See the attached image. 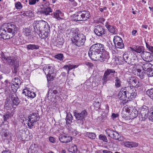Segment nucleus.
Masks as SVG:
<instances>
[{"instance_id":"f257e3e1","label":"nucleus","mask_w":153,"mask_h":153,"mask_svg":"<svg viewBox=\"0 0 153 153\" xmlns=\"http://www.w3.org/2000/svg\"><path fill=\"white\" fill-rule=\"evenodd\" d=\"M16 26L13 24H8L4 26H0V40H6L13 37L16 33Z\"/></svg>"},{"instance_id":"f03ea898","label":"nucleus","mask_w":153,"mask_h":153,"mask_svg":"<svg viewBox=\"0 0 153 153\" xmlns=\"http://www.w3.org/2000/svg\"><path fill=\"white\" fill-rule=\"evenodd\" d=\"M91 17L90 12L87 10L79 11L75 14L71 15L74 21H85L87 20Z\"/></svg>"},{"instance_id":"7ed1b4c3","label":"nucleus","mask_w":153,"mask_h":153,"mask_svg":"<svg viewBox=\"0 0 153 153\" xmlns=\"http://www.w3.org/2000/svg\"><path fill=\"white\" fill-rule=\"evenodd\" d=\"M123 57L124 62L129 65L135 64L137 59V57L130 51L125 52Z\"/></svg>"},{"instance_id":"20e7f679","label":"nucleus","mask_w":153,"mask_h":153,"mask_svg":"<svg viewBox=\"0 0 153 153\" xmlns=\"http://www.w3.org/2000/svg\"><path fill=\"white\" fill-rule=\"evenodd\" d=\"M115 72L113 69H107L106 70L102 78L103 85L105 84L108 81L112 80L114 77Z\"/></svg>"},{"instance_id":"39448f33","label":"nucleus","mask_w":153,"mask_h":153,"mask_svg":"<svg viewBox=\"0 0 153 153\" xmlns=\"http://www.w3.org/2000/svg\"><path fill=\"white\" fill-rule=\"evenodd\" d=\"M71 38L73 43L78 47L83 45L86 40L85 36L83 34H77Z\"/></svg>"},{"instance_id":"423d86ee","label":"nucleus","mask_w":153,"mask_h":153,"mask_svg":"<svg viewBox=\"0 0 153 153\" xmlns=\"http://www.w3.org/2000/svg\"><path fill=\"white\" fill-rule=\"evenodd\" d=\"M6 53L2 52L1 55V59L7 64L10 66H13L16 63L19 62L17 61L16 57L13 56H7L6 55Z\"/></svg>"},{"instance_id":"0eeeda50","label":"nucleus","mask_w":153,"mask_h":153,"mask_svg":"<svg viewBox=\"0 0 153 153\" xmlns=\"http://www.w3.org/2000/svg\"><path fill=\"white\" fill-rule=\"evenodd\" d=\"M27 125L30 129H31L33 127L34 123L39 120L40 116L38 113H32L28 116Z\"/></svg>"},{"instance_id":"6e6552de","label":"nucleus","mask_w":153,"mask_h":153,"mask_svg":"<svg viewBox=\"0 0 153 153\" xmlns=\"http://www.w3.org/2000/svg\"><path fill=\"white\" fill-rule=\"evenodd\" d=\"M149 111V107L146 105H143L139 108V118L141 121L146 120L148 117Z\"/></svg>"},{"instance_id":"1a4fd4ad","label":"nucleus","mask_w":153,"mask_h":153,"mask_svg":"<svg viewBox=\"0 0 153 153\" xmlns=\"http://www.w3.org/2000/svg\"><path fill=\"white\" fill-rule=\"evenodd\" d=\"M124 110L126 112L129 114L131 118L132 119L136 117L139 114L138 111L135 108V107L132 106L126 105L123 108V110Z\"/></svg>"},{"instance_id":"9d476101","label":"nucleus","mask_w":153,"mask_h":153,"mask_svg":"<svg viewBox=\"0 0 153 153\" xmlns=\"http://www.w3.org/2000/svg\"><path fill=\"white\" fill-rule=\"evenodd\" d=\"M74 114L76 119L77 120V122L80 123L81 125H83L85 120V117H86L87 115L86 111L84 110L80 113L76 111L74 112Z\"/></svg>"},{"instance_id":"9b49d317","label":"nucleus","mask_w":153,"mask_h":153,"mask_svg":"<svg viewBox=\"0 0 153 153\" xmlns=\"http://www.w3.org/2000/svg\"><path fill=\"white\" fill-rule=\"evenodd\" d=\"M128 87H125L121 88L120 91L119 92L118 96L120 100H123L122 103L124 105L128 102L127 100L128 99L127 95Z\"/></svg>"},{"instance_id":"f8f14e48","label":"nucleus","mask_w":153,"mask_h":153,"mask_svg":"<svg viewBox=\"0 0 153 153\" xmlns=\"http://www.w3.org/2000/svg\"><path fill=\"white\" fill-rule=\"evenodd\" d=\"M94 31L97 36L101 37L105 36L107 32L104 27L100 25L94 26Z\"/></svg>"},{"instance_id":"ddd939ff","label":"nucleus","mask_w":153,"mask_h":153,"mask_svg":"<svg viewBox=\"0 0 153 153\" xmlns=\"http://www.w3.org/2000/svg\"><path fill=\"white\" fill-rule=\"evenodd\" d=\"M10 117V114L6 113L4 114H0V127L3 125H5L6 127H8V122L7 120Z\"/></svg>"},{"instance_id":"4468645a","label":"nucleus","mask_w":153,"mask_h":153,"mask_svg":"<svg viewBox=\"0 0 153 153\" xmlns=\"http://www.w3.org/2000/svg\"><path fill=\"white\" fill-rule=\"evenodd\" d=\"M113 42L114 46V48L123 49L124 47V45L123 43L122 39L118 36H115L113 39Z\"/></svg>"},{"instance_id":"2eb2a0df","label":"nucleus","mask_w":153,"mask_h":153,"mask_svg":"<svg viewBox=\"0 0 153 153\" xmlns=\"http://www.w3.org/2000/svg\"><path fill=\"white\" fill-rule=\"evenodd\" d=\"M127 96L128 99L127 100V102L133 100V99L135 98L137 95V92L136 89H132L130 87H127Z\"/></svg>"},{"instance_id":"dca6fc26","label":"nucleus","mask_w":153,"mask_h":153,"mask_svg":"<svg viewBox=\"0 0 153 153\" xmlns=\"http://www.w3.org/2000/svg\"><path fill=\"white\" fill-rule=\"evenodd\" d=\"M102 52H98L97 51H89L88 55L90 59L93 60H99L101 57V53Z\"/></svg>"},{"instance_id":"f3484780","label":"nucleus","mask_w":153,"mask_h":153,"mask_svg":"<svg viewBox=\"0 0 153 153\" xmlns=\"http://www.w3.org/2000/svg\"><path fill=\"white\" fill-rule=\"evenodd\" d=\"M105 131L107 134L111 138L119 141L121 140L120 139V135L118 132H114V131L110 129H107Z\"/></svg>"},{"instance_id":"a211bd4d","label":"nucleus","mask_w":153,"mask_h":153,"mask_svg":"<svg viewBox=\"0 0 153 153\" xmlns=\"http://www.w3.org/2000/svg\"><path fill=\"white\" fill-rule=\"evenodd\" d=\"M92 51L103 52L104 51V45L101 43H96L92 45L89 50Z\"/></svg>"},{"instance_id":"6ab92c4d","label":"nucleus","mask_w":153,"mask_h":153,"mask_svg":"<svg viewBox=\"0 0 153 153\" xmlns=\"http://www.w3.org/2000/svg\"><path fill=\"white\" fill-rule=\"evenodd\" d=\"M40 8L41 9L40 11V12L41 13L45 14L46 15H49L50 13L52 12V10L51 7L46 6L45 4H42Z\"/></svg>"},{"instance_id":"aec40b11","label":"nucleus","mask_w":153,"mask_h":153,"mask_svg":"<svg viewBox=\"0 0 153 153\" xmlns=\"http://www.w3.org/2000/svg\"><path fill=\"white\" fill-rule=\"evenodd\" d=\"M43 20L39 21L34 26L35 31L37 33H40V31L43 30Z\"/></svg>"},{"instance_id":"412c9836","label":"nucleus","mask_w":153,"mask_h":153,"mask_svg":"<svg viewBox=\"0 0 153 153\" xmlns=\"http://www.w3.org/2000/svg\"><path fill=\"white\" fill-rule=\"evenodd\" d=\"M22 93L25 96H27V97L31 98H34L36 96V94L34 92L30 91V88H27L24 89Z\"/></svg>"},{"instance_id":"4be33fe9","label":"nucleus","mask_w":153,"mask_h":153,"mask_svg":"<svg viewBox=\"0 0 153 153\" xmlns=\"http://www.w3.org/2000/svg\"><path fill=\"white\" fill-rule=\"evenodd\" d=\"M109 58V53L104 50L101 53V57H100L99 61L101 62L104 61L107 62Z\"/></svg>"},{"instance_id":"5701e85b","label":"nucleus","mask_w":153,"mask_h":153,"mask_svg":"<svg viewBox=\"0 0 153 153\" xmlns=\"http://www.w3.org/2000/svg\"><path fill=\"white\" fill-rule=\"evenodd\" d=\"M10 98L13 105H18L20 102L18 97L15 93L12 94L11 95Z\"/></svg>"},{"instance_id":"b1692460","label":"nucleus","mask_w":153,"mask_h":153,"mask_svg":"<svg viewBox=\"0 0 153 153\" xmlns=\"http://www.w3.org/2000/svg\"><path fill=\"white\" fill-rule=\"evenodd\" d=\"M43 69L46 75L53 74L54 69L53 66L48 65L44 67Z\"/></svg>"},{"instance_id":"393cba45","label":"nucleus","mask_w":153,"mask_h":153,"mask_svg":"<svg viewBox=\"0 0 153 153\" xmlns=\"http://www.w3.org/2000/svg\"><path fill=\"white\" fill-rule=\"evenodd\" d=\"M59 140L62 143H68L71 142L72 139L71 136L63 135L60 136L59 137Z\"/></svg>"},{"instance_id":"a878e982","label":"nucleus","mask_w":153,"mask_h":153,"mask_svg":"<svg viewBox=\"0 0 153 153\" xmlns=\"http://www.w3.org/2000/svg\"><path fill=\"white\" fill-rule=\"evenodd\" d=\"M142 54L143 59L147 62H149L151 61V53L147 51L143 52Z\"/></svg>"},{"instance_id":"bb28decb","label":"nucleus","mask_w":153,"mask_h":153,"mask_svg":"<svg viewBox=\"0 0 153 153\" xmlns=\"http://www.w3.org/2000/svg\"><path fill=\"white\" fill-rule=\"evenodd\" d=\"M50 31L47 30H42L40 31V33H37L39 36L40 38L41 39H45L48 37L50 35Z\"/></svg>"},{"instance_id":"cd10ccee","label":"nucleus","mask_w":153,"mask_h":153,"mask_svg":"<svg viewBox=\"0 0 153 153\" xmlns=\"http://www.w3.org/2000/svg\"><path fill=\"white\" fill-rule=\"evenodd\" d=\"M38 145L35 144H31L28 149V153H37Z\"/></svg>"},{"instance_id":"c85d7f7f","label":"nucleus","mask_w":153,"mask_h":153,"mask_svg":"<svg viewBox=\"0 0 153 153\" xmlns=\"http://www.w3.org/2000/svg\"><path fill=\"white\" fill-rule=\"evenodd\" d=\"M152 66L153 65L149 62H147L143 64L142 67L144 71H147V73L149 71V69L151 68Z\"/></svg>"},{"instance_id":"c756f323","label":"nucleus","mask_w":153,"mask_h":153,"mask_svg":"<svg viewBox=\"0 0 153 153\" xmlns=\"http://www.w3.org/2000/svg\"><path fill=\"white\" fill-rule=\"evenodd\" d=\"M138 80L134 77H131L127 80L128 83L133 87Z\"/></svg>"},{"instance_id":"7c9ffc66","label":"nucleus","mask_w":153,"mask_h":153,"mask_svg":"<svg viewBox=\"0 0 153 153\" xmlns=\"http://www.w3.org/2000/svg\"><path fill=\"white\" fill-rule=\"evenodd\" d=\"M66 116L65 118L66 124L67 125H70L72 122L73 117L71 114L66 112Z\"/></svg>"},{"instance_id":"2f4dec72","label":"nucleus","mask_w":153,"mask_h":153,"mask_svg":"<svg viewBox=\"0 0 153 153\" xmlns=\"http://www.w3.org/2000/svg\"><path fill=\"white\" fill-rule=\"evenodd\" d=\"M51 15H52V14ZM63 15V13L60 10H56L55 12L53 13V17L59 20V19H62V16Z\"/></svg>"},{"instance_id":"473e14b6","label":"nucleus","mask_w":153,"mask_h":153,"mask_svg":"<svg viewBox=\"0 0 153 153\" xmlns=\"http://www.w3.org/2000/svg\"><path fill=\"white\" fill-rule=\"evenodd\" d=\"M26 48L28 51H33L36 50H38L39 48V46L38 45L35 44H30L26 45Z\"/></svg>"},{"instance_id":"72a5a7b5","label":"nucleus","mask_w":153,"mask_h":153,"mask_svg":"<svg viewBox=\"0 0 153 153\" xmlns=\"http://www.w3.org/2000/svg\"><path fill=\"white\" fill-rule=\"evenodd\" d=\"M102 102V100L101 98L99 97L95 99L93 102V104L95 107L100 108L101 103Z\"/></svg>"},{"instance_id":"f704fd0d","label":"nucleus","mask_w":153,"mask_h":153,"mask_svg":"<svg viewBox=\"0 0 153 153\" xmlns=\"http://www.w3.org/2000/svg\"><path fill=\"white\" fill-rule=\"evenodd\" d=\"M64 41L63 38H59L56 42L53 43V45L59 48H62Z\"/></svg>"},{"instance_id":"c9c22d12","label":"nucleus","mask_w":153,"mask_h":153,"mask_svg":"<svg viewBox=\"0 0 153 153\" xmlns=\"http://www.w3.org/2000/svg\"><path fill=\"white\" fill-rule=\"evenodd\" d=\"M76 66L75 65H65L63 67V68L67 70L68 74H69V71L70 70L73 69L74 68H76Z\"/></svg>"},{"instance_id":"e433bc0d","label":"nucleus","mask_w":153,"mask_h":153,"mask_svg":"<svg viewBox=\"0 0 153 153\" xmlns=\"http://www.w3.org/2000/svg\"><path fill=\"white\" fill-rule=\"evenodd\" d=\"M133 87L137 88V89L139 90L140 91H142L143 90V86L142 83L139 81H137Z\"/></svg>"},{"instance_id":"4c0bfd02","label":"nucleus","mask_w":153,"mask_h":153,"mask_svg":"<svg viewBox=\"0 0 153 153\" xmlns=\"http://www.w3.org/2000/svg\"><path fill=\"white\" fill-rule=\"evenodd\" d=\"M84 134L86 136L88 137L89 138L91 139H95L96 137V135L94 133L85 132Z\"/></svg>"},{"instance_id":"58836bf2","label":"nucleus","mask_w":153,"mask_h":153,"mask_svg":"<svg viewBox=\"0 0 153 153\" xmlns=\"http://www.w3.org/2000/svg\"><path fill=\"white\" fill-rule=\"evenodd\" d=\"M51 90H49L46 97L48 100L51 101H52V98H54V97H56V96H54V94L51 93Z\"/></svg>"},{"instance_id":"ea45409f","label":"nucleus","mask_w":153,"mask_h":153,"mask_svg":"<svg viewBox=\"0 0 153 153\" xmlns=\"http://www.w3.org/2000/svg\"><path fill=\"white\" fill-rule=\"evenodd\" d=\"M121 81L118 77H115V86L116 88H120L121 86Z\"/></svg>"},{"instance_id":"a19ab883","label":"nucleus","mask_w":153,"mask_h":153,"mask_svg":"<svg viewBox=\"0 0 153 153\" xmlns=\"http://www.w3.org/2000/svg\"><path fill=\"white\" fill-rule=\"evenodd\" d=\"M135 50L136 52L138 53H142L144 51V47L142 46H136Z\"/></svg>"},{"instance_id":"79ce46f5","label":"nucleus","mask_w":153,"mask_h":153,"mask_svg":"<svg viewBox=\"0 0 153 153\" xmlns=\"http://www.w3.org/2000/svg\"><path fill=\"white\" fill-rule=\"evenodd\" d=\"M107 29L110 33L114 34H116V28L114 26L110 25Z\"/></svg>"},{"instance_id":"37998d69","label":"nucleus","mask_w":153,"mask_h":153,"mask_svg":"<svg viewBox=\"0 0 153 153\" xmlns=\"http://www.w3.org/2000/svg\"><path fill=\"white\" fill-rule=\"evenodd\" d=\"M146 94L153 100V88L147 90Z\"/></svg>"},{"instance_id":"c03bdc74","label":"nucleus","mask_w":153,"mask_h":153,"mask_svg":"<svg viewBox=\"0 0 153 153\" xmlns=\"http://www.w3.org/2000/svg\"><path fill=\"white\" fill-rule=\"evenodd\" d=\"M19 62L17 63H16L13 66H14V68L13 69H12V72L15 74H16L18 71H19Z\"/></svg>"},{"instance_id":"a18cd8bd","label":"nucleus","mask_w":153,"mask_h":153,"mask_svg":"<svg viewBox=\"0 0 153 153\" xmlns=\"http://www.w3.org/2000/svg\"><path fill=\"white\" fill-rule=\"evenodd\" d=\"M99 138L100 140H102L104 142L107 143L108 142L107 137L103 134H100L99 136Z\"/></svg>"},{"instance_id":"49530a36","label":"nucleus","mask_w":153,"mask_h":153,"mask_svg":"<svg viewBox=\"0 0 153 153\" xmlns=\"http://www.w3.org/2000/svg\"><path fill=\"white\" fill-rule=\"evenodd\" d=\"M43 21L44 25L43 26V30L50 31V26L48 22L44 21Z\"/></svg>"},{"instance_id":"de8ad7c7","label":"nucleus","mask_w":153,"mask_h":153,"mask_svg":"<svg viewBox=\"0 0 153 153\" xmlns=\"http://www.w3.org/2000/svg\"><path fill=\"white\" fill-rule=\"evenodd\" d=\"M69 149L71 150L70 151L72 153H76L77 152V147L76 145L70 146Z\"/></svg>"},{"instance_id":"09e8293b","label":"nucleus","mask_w":153,"mask_h":153,"mask_svg":"<svg viewBox=\"0 0 153 153\" xmlns=\"http://www.w3.org/2000/svg\"><path fill=\"white\" fill-rule=\"evenodd\" d=\"M54 57L60 61H62L64 58L63 54L58 53L54 56Z\"/></svg>"},{"instance_id":"8fccbe9b","label":"nucleus","mask_w":153,"mask_h":153,"mask_svg":"<svg viewBox=\"0 0 153 153\" xmlns=\"http://www.w3.org/2000/svg\"><path fill=\"white\" fill-rule=\"evenodd\" d=\"M24 35L26 36H29L31 35V30H30L29 28H26L24 31Z\"/></svg>"},{"instance_id":"3c124183","label":"nucleus","mask_w":153,"mask_h":153,"mask_svg":"<svg viewBox=\"0 0 153 153\" xmlns=\"http://www.w3.org/2000/svg\"><path fill=\"white\" fill-rule=\"evenodd\" d=\"M13 82L16 85L19 86L21 84V81L19 78H15L13 79Z\"/></svg>"},{"instance_id":"603ef678","label":"nucleus","mask_w":153,"mask_h":153,"mask_svg":"<svg viewBox=\"0 0 153 153\" xmlns=\"http://www.w3.org/2000/svg\"><path fill=\"white\" fill-rule=\"evenodd\" d=\"M3 71L4 72L5 74H8L10 72V69L8 67L4 65L3 67Z\"/></svg>"},{"instance_id":"864d4df0","label":"nucleus","mask_w":153,"mask_h":153,"mask_svg":"<svg viewBox=\"0 0 153 153\" xmlns=\"http://www.w3.org/2000/svg\"><path fill=\"white\" fill-rule=\"evenodd\" d=\"M146 72L144 71H142L140 73H137V75L141 79H143L145 77V75L146 74Z\"/></svg>"},{"instance_id":"5fc2aeb1","label":"nucleus","mask_w":153,"mask_h":153,"mask_svg":"<svg viewBox=\"0 0 153 153\" xmlns=\"http://www.w3.org/2000/svg\"><path fill=\"white\" fill-rule=\"evenodd\" d=\"M26 16L31 17L33 16V12L31 10H29L26 11Z\"/></svg>"},{"instance_id":"6e6d98bb","label":"nucleus","mask_w":153,"mask_h":153,"mask_svg":"<svg viewBox=\"0 0 153 153\" xmlns=\"http://www.w3.org/2000/svg\"><path fill=\"white\" fill-rule=\"evenodd\" d=\"M15 7L17 10H20L22 7V5L20 2H18L15 4Z\"/></svg>"},{"instance_id":"4d7b16f0","label":"nucleus","mask_w":153,"mask_h":153,"mask_svg":"<svg viewBox=\"0 0 153 153\" xmlns=\"http://www.w3.org/2000/svg\"><path fill=\"white\" fill-rule=\"evenodd\" d=\"M19 86H15V84H12L11 85L10 88H11L12 90L13 91V92L15 93L16 92Z\"/></svg>"},{"instance_id":"13d9d810","label":"nucleus","mask_w":153,"mask_h":153,"mask_svg":"<svg viewBox=\"0 0 153 153\" xmlns=\"http://www.w3.org/2000/svg\"><path fill=\"white\" fill-rule=\"evenodd\" d=\"M147 74L148 77L153 76V65L151 68L149 69Z\"/></svg>"},{"instance_id":"bf43d9fd","label":"nucleus","mask_w":153,"mask_h":153,"mask_svg":"<svg viewBox=\"0 0 153 153\" xmlns=\"http://www.w3.org/2000/svg\"><path fill=\"white\" fill-rule=\"evenodd\" d=\"M4 83L5 86L7 88L10 89L11 87V85L12 84L10 83V82H9L7 80H5Z\"/></svg>"},{"instance_id":"052dcab7","label":"nucleus","mask_w":153,"mask_h":153,"mask_svg":"<svg viewBox=\"0 0 153 153\" xmlns=\"http://www.w3.org/2000/svg\"><path fill=\"white\" fill-rule=\"evenodd\" d=\"M58 88H57L56 87H54L52 89H50L49 90H51V93L52 94H59V92L56 89Z\"/></svg>"},{"instance_id":"680f3d73","label":"nucleus","mask_w":153,"mask_h":153,"mask_svg":"<svg viewBox=\"0 0 153 153\" xmlns=\"http://www.w3.org/2000/svg\"><path fill=\"white\" fill-rule=\"evenodd\" d=\"M149 121L153 122V114L150 112H149L147 117Z\"/></svg>"},{"instance_id":"e2e57ef3","label":"nucleus","mask_w":153,"mask_h":153,"mask_svg":"<svg viewBox=\"0 0 153 153\" xmlns=\"http://www.w3.org/2000/svg\"><path fill=\"white\" fill-rule=\"evenodd\" d=\"M51 74H47V77L48 83H49V81L53 80V75H51Z\"/></svg>"},{"instance_id":"0e129e2a","label":"nucleus","mask_w":153,"mask_h":153,"mask_svg":"<svg viewBox=\"0 0 153 153\" xmlns=\"http://www.w3.org/2000/svg\"><path fill=\"white\" fill-rule=\"evenodd\" d=\"M11 105L10 103H9L8 102H6L4 105V108L7 110H9L11 108Z\"/></svg>"},{"instance_id":"69168bd1","label":"nucleus","mask_w":153,"mask_h":153,"mask_svg":"<svg viewBox=\"0 0 153 153\" xmlns=\"http://www.w3.org/2000/svg\"><path fill=\"white\" fill-rule=\"evenodd\" d=\"M1 135L2 137H4L7 138L9 136V133L5 131H3L1 132Z\"/></svg>"},{"instance_id":"338daca9","label":"nucleus","mask_w":153,"mask_h":153,"mask_svg":"<svg viewBox=\"0 0 153 153\" xmlns=\"http://www.w3.org/2000/svg\"><path fill=\"white\" fill-rule=\"evenodd\" d=\"M69 1H70L71 4L74 6L76 7L77 5V3L75 1V0H68Z\"/></svg>"},{"instance_id":"774afa93","label":"nucleus","mask_w":153,"mask_h":153,"mask_svg":"<svg viewBox=\"0 0 153 153\" xmlns=\"http://www.w3.org/2000/svg\"><path fill=\"white\" fill-rule=\"evenodd\" d=\"M138 143L133 142H131V148L136 147L138 146Z\"/></svg>"}]
</instances>
